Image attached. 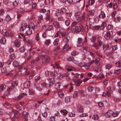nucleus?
<instances>
[{
  "label": "nucleus",
  "instance_id": "obj_1",
  "mask_svg": "<svg viewBox=\"0 0 121 121\" xmlns=\"http://www.w3.org/2000/svg\"><path fill=\"white\" fill-rule=\"evenodd\" d=\"M37 29V26L36 25H35L33 23H30L29 26H28V28H26V31L25 33V35H30L32 33V31L31 29L35 32Z\"/></svg>",
  "mask_w": 121,
  "mask_h": 121
},
{
  "label": "nucleus",
  "instance_id": "obj_2",
  "mask_svg": "<svg viewBox=\"0 0 121 121\" xmlns=\"http://www.w3.org/2000/svg\"><path fill=\"white\" fill-rule=\"evenodd\" d=\"M113 36V33L112 31L107 32L104 35V37L106 39H108L112 38Z\"/></svg>",
  "mask_w": 121,
  "mask_h": 121
},
{
  "label": "nucleus",
  "instance_id": "obj_3",
  "mask_svg": "<svg viewBox=\"0 0 121 121\" xmlns=\"http://www.w3.org/2000/svg\"><path fill=\"white\" fill-rule=\"evenodd\" d=\"M115 88L113 86L112 87L111 86H109L107 88V96L108 97H110L111 94L112 93V91L114 90Z\"/></svg>",
  "mask_w": 121,
  "mask_h": 121
},
{
  "label": "nucleus",
  "instance_id": "obj_4",
  "mask_svg": "<svg viewBox=\"0 0 121 121\" xmlns=\"http://www.w3.org/2000/svg\"><path fill=\"white\" fill-rule=\"evenodd\" d=\"M23 41L27 43V46L29 47L32 48L33 46L32 40L31 39H26L25 38L23 39Z\"/></svg>",
  "mask_w": 121,
  "mask_h": 121
},
{
  "label": "nucleus",
  "instance_id": "obj_5",
  "mask_svg": "<svg viewBox=\"0 0 121 121\" xmlns=\"http://www.w3.org/2000/svg\"><path fill=\"white\" fill-rule=\"evenodd\" d=\"M18 84V82L16 81L13 82L12 83V86L8 88V91H10L13 90L14 88V87L16 86Z\"/></svg>",
  "mask_w": 121,
  "mask_h": 121
},
{
  "label": "nucleus",
  "instance_id": "obj_6",
  "mask_svg": "<svg viewBox=\"0 0 121 121\" xmlns=\"http://www.w3.org/2000/svg\"><path fill=\"white\" fill-rule=\"evenodd\" d=\"M42 63L43 64L44 62L47 63L49 62L50 60V58L48 55L45 56L44 57H42Z\"/></svg>",
  "mask_w": 121,
  "mask_h": 121
},
{
  "label": "nucleus",
  "instance_id": "obj_7",
  "mask_svg": "<svg viewBox=\"0 0 121 121\" xmlns=\"http://www.w3.org/2000/svg\"><path fill=\"white\" fill-rule=\"evenodd\" d=\"M75 17L77 19L78 21H80L81 20V14L80 12H77L75 13Z\"/></svg>",
  "mask_w": 121,
  "mask_h": 121
},
{
  "label": "nucleus",
  "instance_id": "obj_8",
  "mask_svg": "<svg viewBox=\"0 0 121 121\" xmlns=\"http://www.w3.org/2000/svg\"><path fill=\"white\" fill-rule=\"evenodd\" d=\"M65 34V32L61 33L60 31H58L57 32L55 36V37H57L59 35V37L60 38L63 37H66V36Z\"/></svg>",
  "mask_w": 121,
  "mask_h": 121
},
{
  "label": "nucleus",
  "instance_id": "obj_9",
  "mask_svg": "<svg viewBox=\"0 0 121 121\" xmlns=\"http://www.w3.org/2000/svg\"><path fill=\"white\" fill-rule=\"evenodd\" d=\"M29 25H27L26 23H25L22 24L21 26V28L20 29V31H23L26 30V28H28V26H29Z\"/></svg>",
  "mask_w": 121,
  "mask_h": 121
},
{
  "label": "nucleus",
  "instance_id": "obj_10",
  "mask_svg": "<svg viewBox=\"0 0 121 121\" xmlns=\"http://www.w3.org/2000/svg\"><path fill=\"white\" fill-rule=\"evenodd\" d=\"M78 42L77 46L78 47H81L82 46L83 44V43L82 42V39L81 38H78Z\"/></svg>",
  "mask_w": 121,
  "mask_h": 121
},
{
  "label": "nucleus",
  "instance_id": "obj_11",
  "mask_svg": "<svg viewBox=\"0 0 121 121\" xmlns=\"http://www.w3.org/2000/svg\"><path fill=\"white\" fill-rule=\"evenodd\" d=\"M74 82L75 85L77 86H79L82 83V81L79 79H75L74 80Z\"/></svg>",
  "mask_w": 121,
  "mask_h": 121
},
{
  "label": "nucleus",
  "instance_id": "obj_12",
  "mask_svg": "<svg viewBox=\"0 0 121 121\" xmlns=\"http://www.w3.org/2000/svg\"><path fill=\"white\" fill-rule=\"evenodd\" d=\"M91 63H87L86 64H83V65H80L81 67H84L86 69H88L90 67Z\"/></svg>",
  "mask_w": 121,
  "mask_h": 121
},
{
  "label": "nucleus",
  "instance_id": "obj_13",
  "mask_svg": "<svg viewBox=\"0 0 121 121\" xmlns=\"http://www.w3.org/2000/svg\"><path fill=\"white\" fill-rule=\"evenodd\" d=\"M80 78H83L84 77V79H83V81L84 82H85L87 80L89 79L90 78L87 77V78H86L85 77V74L82 73L80 75Z\"/></svg>",
  "mask_w": 121,
  "mask_h": 121
},
{
  "label": "nucleus",
  "instance_id": "obj_14",
  "mask_svg": "<svg viewBox=\"0 0 121 121\" xmlns=\"http://www.w3.org/2000/svg\"><path fill=\"white\" fill-rule=\"evenodd\" d=\"M81 30V28L80 27L78 26L75 27V28L74 32L76 33H78L80 32Z\"/></svg>",
  "mask_w": 121,
  "mask_h": 121
},
{
  "label": "nucleus",
  "instance_id": "obj_15",
  "mask_svg": "<svg viewBox=\"0 0 121 121\" xmlns=\"http://www.w3.org/2000/svg\"><path fill=\"white\" fill-rule=\"evenodd\" d=\"M26 95V94L25 93H22V94H21V95H19L18 96H17V97H15V98H14V99L16 101H17L19 99H21L22 97L23 96V95Z\"/></svg>",
  "mask_w": 121,
  "mask_h": 121
},
{
  "label": "nucleus",
  "instance_id": "obj_16",
  "mask_svg": "<svg viewBox=\"0 0 121 121\" xmlns=\"http://www.w3.org/2000/svg\"><path fill=\"white\" fill-rule=\"evenodd\" d=\"M50 85H52L54 84L55 82L54 78H49L48 79Z\"/></svg>",
  "mask_w": 121,
  "mask_h": 121
},
{
  "label": "nucleus",
  "instance_id": "obj_17",
  "mask_svg": "<svg viewBox=\"0 0 121 121\" xmlns=\"http://www.w3.org/2000/svg\"><path fill=\"white\" fill-rule=\"evenodd\" d=\"M14 45L16 47H19L20 45V40L19 39L15 40L14 42Z\"/></svg>",
  "mask_w": 121,
  "mask_h": 121
},
{
  "label": "nucleus",
  "instance_id": "obj_18",
  "mask_svg": "<svg viewBox=\"0 0 121 121\" xmlns=\"http://www.w3.org/2000/svg\"><path fill=\"white\" fill-rule=\"evenodd\" d=\"M47 16L45 19L47 21H50L51 17L49 15L50 14V12L49 10H48L47 12Z\"/></svg>",
  "mask_w": 121,
  "mask_h": 121
},
{
  "label": "nucleus",
  "instance_id": "obj_19",
  "mask_svg": "<svg viewBox=\"0 0 121 121\" xmlns=\"http://www.w3.org/2000/svg\"><path fill=\"white\" fill-rule=\"evenodd\" d=\"M53 26L52 25H49L47 27L46 29V32H47V31H50L53 30Z\"/></svg>",
  "mask_w": 121,
  "mask_h": 121
},
{
  "label": "nucleus",
  "instance_id": "obj_20",
  "mask_svg": "<svg viewBox=\"0 0 121 121\" xmlns=\"http://www.w3.org/2000/svg\"><path fill=\"white\" fill-rule=\"evenodd\" d=\"M30 81L26 82L24 84V86L26 88H29L30 86Z\"/></svg>",
  "mask_w": 121,
  "mask_h": 121
},
{
  "label": "nucleus",
  "instance_id": "obj_21",
  "mask_svg": "<svg viewBox=\"0 0 121 121\" xmlns=\"http://www.w3.org/2000/svg\"><path fill=\"white\" fill-rule=\"evenodd\" d=\"M58 94L59 96L61 98L64 97V94L62 91L61 90H59L58 92Z\"/></svg>",
  "mask_w": 121,
  "mask_h": 121
},
{
  "label": "nucleus",
  "instance_id": "obj_22",
  "mask_svg": "<svg viewBox=\"0 0 121 121\" xmlns=\"http://www.w3.org/2000/svg\"><path fill=\"white\" fill-rule=\"evenodd\" d=\"M105 16V15L104 13L102 11H101L98 16V17L100 18H104Z\"/></svg>",
  "mask_w": 121,
  "mask_h": 121
},
{
  "label": "nucleus",
  "instance_id": "obj_23",
  "mask_svg": "<svg viewBox=\"0 0 121 121\" xmlns=\"http://www.w3.org/2000/svg\"><path fill=\"white\" fill-rule=\"evenodd\" d=\"M29 75H30L29 77V79H31L33 78L34 76L35 75L34 71H31Z\"/></svg>",
  "mask_w": 121,
  "mask_h": 121
},
{
  "label": "nucleus",
  "instance_id": "obj_24",
  "mask_svg": "<svg viewBox=\"0 0 121 121\" xmlns=\"http://www.w3.org/2000/svg\"><path fill=\"white\" fill-rule=\"evenodd\" d=\"M61 84L60 82H58L56 83L55 85V88L56 89H59L60 87Z\"/></svg>",
  "mask_w": 121,
  "mask_h": 121
},
{
  "label": "nucleus",
  "instance_id": "obj_25",
  "mask_svg": "<svg viewBox=\"0 0 121 121\" xmlns=\"http://www.w3.org/2000/svg\"><path fill=\"white\" fill-rule=\"evenodd\" d=\"M13 65L14 67H16L19 66V64L17 61H15L13 62Z\"/></svg>",
  "mask_w": 121,
  "mask_h": 121
},
{
  "label": "nucleus",
  "instance_id": "obj_26",
  "mask_svg": "<svg viewBox=\"0 0 121 121\" xmlns=\"http://www.w3.org/2000/svg\"><path fill=\"white\" fill-rule=\"evenodd\" d=\"M30 10L28 11H24L22 9H20L18 11V13L20 14H23L24 13V12H30Z\"/></svg>",
  "mask_w": 121,
  "mask_h": 121
},
{
  "label": "nucleus",
  "instance_id": "obj_27",
  "mask_svg": "<svg viewBox=\"0 0 121 121\" xmlns=\"http://www.w3.org/2000/svg\"><path fill=\"white\" fill-rule=\"evenodd\" d=\"M54 25L56 28H58L59 27V24L58 22H55L53 23Z\"/></svg>",
  "mask_w": 121,
  "mask_h": 121
},
{
  "label": "nucleus",
  "instance_id": "obj_28",
  "mask_svg": "<svg viewBox=\"0 0 121 121\" xmlns=\"http://www.w3.org/2000/svg\"><path fill=\"white\" fill-rule=\"evenodd\" d=\"M6 88V86L4 84H2L0 86V92L2 91Z\"/></svg>",
  "mask_w": 121,
  "mask_h": 121
},
{
  "label": "nucleus",
  "instance_id": "obj_29",
  "mask_svg": "<svg viewBox=\"0 0 121 121\" xmlns=\"http://www.w3.org/2000/svg\"><path fill=\"white\" fill-rule=\"evenodd\" d=\"M47 55L45 52H42L39 54V55L41 56V58H42V57H44L45 56H46Z\"/></svg>",
  "mask_w": 121,
  "mask_h": 121
},
{
  "label": "nucleus",
  "instance_id": "obj_30",
  "mask_svg": "<svg viewBox=\"0 0 121 121\" xmlns=\"http://www.w3.org/2000/svg\"><path fill=\"white\" fill-rule=\"evenodd\" d=\"M105 116H107L108 117L112 116L114 117H115L117 116L118 114H105Z\"/></svg>",
  "mask_w": 121,
  "mask_h": 121
},
{
  "label": "nucleus",
  "instance_id": "obj_31",
  "mask_svg": "<svg viewBox=\"0 0 121 121\" xmlns=\"http://www.w3.org/2000/svg\"><path fill=\"white\" fill-rule=\"evenodd\" d=\"M5 20L7 22H9L11 19V18L9 15H7L5 18Z\"/></svg>",
  "mask_w": 121,
  "mask_h": 121
},
{
  "label": "nucleus",
  "instance_id": "obj_32",
  "mask_svg": "<svg viewBox=\"0 0 121 121\" xmlns=\"http://www.w3.org/2000/svg\"><path fill=\"white\" fill-rule=\"evenodd\" d=\"M35 91L33 89H29V95H33L35 93Z\"/></svg>",
  "mask_w": 121,
  "mask_h": 121
},
{
  "label": "nucleus",
  "instance_id": "obj_33",
  "mask_svg": "<svg viewBox=\"0 0 121 121\" xmlns=\"http://www.w3.org/2000/svg\"><path fill=\"white\" fill-rule=\"evenodd\" d=\"M99 39L98 40L97 44H98L99 47L101 46L102 45V42L101 41V38L100 37L98 38Z\"/></svg>",
  "mask_w": 121,
  "mask_h": 121
},
{
  "label": "nucleus",
  "instance_id": "obj_34",
  "mask_svg": "<svg viewBox=\"0 0 121 121\" xmlns=\"http://www.w3.org/2000/svg\"><path fill=\"white\" fill-rule=\"evenodd\" d=\"M100 60V59L99 58H96L95 60H92L90 62L91 64H93L95 62H97Z\"/></svg>",
  "mask_w": 121,
  "mask_h": 121
},
{
  "label": "nucleus",
  "instance_id": "obj_35",
  "mask_svg": "<svg viewBox=\"0 0 121 121\" xmlns=\"http://www.w3.org/2000/svg\"><path fill=\"white\" fill-rule=\"evenodd\" d=\"M116 64L117 67L119 68L121 67V60L116 63Z\"/></svg>",
  "mask_w": 121,
  "mask_h": 121
},
{
  "label": "nucleus",
  "instance_id": "obj_36",
  "mask_svg": "<svg viewBox=\"0 0 121 121\" xmlns=\"http://www.w3.org/2000/svg\"><path fill=\"white\" fill-rule=\"evenodd\" d=\"M59 41V39L58 38L56 39L53 42V43L54 45L58 44Z\"/></svg>",
  "mask_w": 121,
  "mask_h": 121
},
{
  "label": "nucleus",
  "instance_id": "obj_37",
  "mask_svg": "<svg viewBox=\"0 0 121 121\" xmlns=\"http://www.w3.org/2000/svg\"><path fill=\"white\" fill-rule=\"evenodd\" d=\"M0 42L3 44H4L6 42V39L4 38H2L0 40Z\"/></svg>",
  "mask_w": 121,
  "mask_h": 121
},
{
  "label": "nucleus",
  "instance_id": "obj_38",
  "mask_svg": "<svg viewBox=\"0 0 121 121\" xmlns=\"http://www.w3.org/2000/svg\"><path fill=\"white\" fill-rule=\"evenodd\" d=\"M113 9H114L115 10L117 9L118 8V6L117 3L113 2Z\"/></svg>",
  "mask_w": 121,
  "mask_h": 121
},
{
  "label": "nucleus",
  "instance_id": "obj_39",
  "mask_svg": "<svg viewBox=\"0 0 121 121\" xmlns=\"http://www.w3.org/2000/svg\"><path fill=\"white\" fill-rule=\"evenodd\" d=\"M93 29L95 30H101V28L100 26H94L93 27Z\"/></svg>",
  "mask_w": 121,
  "mask_h": 121
},
{
  "label": "nucleus",
  "instance_id": "obj_40",
  "mask_svg": "<svg viewBox=\"0 0 121 121\" xmlns=\"http://www.w3.org/2000/svg\"><path fill=\"white\" fill-rule=\"evenodd\" d=\"M77 112L78 113H82L83 112L82 108L81 107H80L78 108Z\"/></svg>",
  "mask_w": 121,
  "mask_h": 121
},
{
  "label": "nucleus",
  "instance_id": "obj_41",
  "mask_svg": "<svg viewBox=\"0 0 121 121\" xmlns=\"http://www.w3.org/2000/svg\"><path fill=\"white\" fill-rule=\"evenodd\" d=\"M90 40L92 42L94 43L95 41L96 38L95 36H93L91 38Z\"/></svg>",
  "mask_w": 121,
  "mask_h": 121
},
{
  "label": "nucleus",
  "instance_id": "obj_42",
  "mask_svg": "<svg viewBox=\"0 0 121 121\" xmlns=\"http://www.w3.org/2000/svg\"><path fill=\"white\" fill-rule=\"evenodd\" d=\"M121 18L119 17L115 18L114 19V20L115 22H118L120 21L121 20Z\"/></svg>",
  "mask_w": 121,
  "mask_h": 121
},
{
  "label": "nucleus",
  "instance_id": "obj_43",
  "mask_svg": "<svg viewBox=\"0 0 121 121\" xmlns=\"http://www.w3.org/2000/svg\"><path fill=\"white\" fill-rule=\"evenodd\" d=\"M113 28L112 26L110 24H109L107 26L106 29L108 30L112 29Z\"/></svg>",
  "mask_w": 121,
  "mask_h": 121
},
{
  "label": "nucleus",
  "instance_id": "obj_44",
  "mask_svg": "<svg viewBox=\"0 0 121 121\" xmlns=\"http://www.w3.org/2000/svg\"><path fill=\"white\" fill-rule=\"evenodd\" d=\"M104 77V75L102 73H100L97 76V78H103Z\"/></svg>",
  "mask_w": 121,
  "mask_h": 121
},
{
  "label": "nucleus",
  "instance_id": "obj_45",
  "mask_svg": "<svg viewBox=\"0 0 121 121\" xmlns=\"http://www.w3.org/2000/svg\"><path fill=\"white\" fill-rule=\"evenodd\" d=\"M98 115L97 114H95L93 116L92 118L94 120H97L98 118Z\"/></svg>",
  "mask_w": 121,
  "mask_h": 121
},
{
  "label": "nucleus",
  "instance_id": "obj_46",
  "mask_svg": "<svg viewBox=\"0 0 121 121\" xmlns=\"http://www.w3.org/2000/svg\"><path fill=\"white\" fill-rule=\"evenodd\" d=\"M51 43V40L50 39H48L46 40L45 44L47 46H48Z\"/></svg>",
  "mask_w": 121,
  "mask_h": 121
},
{
  "label": "nucleus",
  "instance_id": "obj_47",
  "mask_svg": "<svg viewBox=\"0 0 121 121\" xmlns=\"http://www.w3.org/2000/svg\"><path fill=\"white\" fill-rule=\"evenodd\" d=\"M65 102L68 103L70 101V98L69 97H66L65 98Z\"/></svg>",
  "mask_w": 121,
  "mask_h": 121
},
{
  "label": "nucleus",
  "instance_id": "obj_48",
  "mask_svg": "<svg viewBox=\"0 0 121 121\" xmlns=\"http://www.w3.org/2000/svg\"><path fill=\"white\" fill-rule=\"evenodd\" d=\"M101 70V69L100 68H94V70L97 72H100Z\"/></svg>",
  "mask_w": 121,
  "mask_h": 121
},
{
  "label": "nucleus",
  "instance_id": "obj_49",
  "mask_svg": "<svg viewBox=\"0 0 121 121\" xmlns=\"http://www.w3.org/2000/svg\"><path fill=\"white\" fill-rule=\"evenodd\" d=\"M38 20L39 21L38 22H41V20L43 19V17L42 15H40L38 17Z\"/></svg>",
  "mask_w": 121,
  "mask_h": 121
},
{
  "label": "nucleus",
  "instance_id": "obj_50",
  "mask_svg": "<svg viewBox=\"0 0 121 121\" xmlns=\"http://www.w3.org/2000/svg\"><path fill=\"white\" fill-rule=\"evenodd\" d=\"M65 23L66 26H68L70 24V21L69 19H67L65 21Z\"/></svg>",
  "mask_w": 121,
  "mask_h": 121
},
{
  "label": "nucleus",
  "instance_id": "obj_51",
  "mask_svg": "<svg viewBox=\"0 0 121 121\" xmlns=\"http://www.w3.org/2000/svg\"><path fill=\"white\" fill-rule=\"evenodd\" d=\"M95 0H89L88 2V4L89 5H92L95 2Z\"/></svg>",
  "mask_w": 121,
  "mask_h": 121
},
{
  "label": "nucleus",
  "instance_id": "obj_52",
  "mask_svg": "<svg viewBox=\"0 0 121 121\" xmlns=\"http://www.w3.org/2000/svg\"><path fill=\"white\" fill-rule=\"evenodd\" d=\"M50 73L54 77L56 76L57 74L56 71L55 70L54 71H52Z\"/></svg>",
  "mask_w": 121,
  "mask_h": 121
},
{
  "label": "nucleus",
  "instance_id": "obj_53",
  "mask_svg": "<svg viewBox=\"0 0 121 121\" xmlns=\"http://www.w3.org/2000/svg\"><path fill=\"white\" fill-rule=\"evenodd\" d=\"M34 87L35 88H36L37 90L40 91L42 90V89L39 87L38 86L35 84H34Z\"/></svg>",
  "mask_w": 121,
  "mask_h": 121
},
{
  "label": "nucleus",
  "instance_id": "obj_54",
  "mask_svg": "<svg viewBox=\"0 0 121 121\" xmlns=\"http://www.w3.org/2000/svg\"><path fill=\"white\" fill-rule=\"evenodd\" d=\"M66 11V9H65L63 8L61 9L60 10V12L61 14H63Z\"/></svg>",
  "mask_w": 121,
  "mask_h": 121
},
{
  "label": "nucleus",
  "instance_id": "obj_55",
  "mask_svg": "<svg viewBox=\"0 0 121 121\" xmlns=\"http://www.w3.org/2000/svg\"><path fill=\"white\" fill-rule=\"evenodd\" d=\"M106 26V24L104 22L100 26L101 29L104 28Z\"/></svg>",
  "mask_w": 121,
  "mask_h": 121
},
{
  "label": "nucleus",
  "instance_id": "obj_56",
  "mask_svg": "<svg viewBox=\"0 0 121 121\" xmlns=\"http://www.w3.org/2000/svg\"><path fill=\"white\" fill-rule=\"evenodd\" d=\"M55 65L57 69L61 68L59 65V63L58 62H56L55 63Z\"/></svg>",
  "mask_w": 121,
  "mask_h": 121
},
{
  "label": "nucleus",
  "instance_id": "obj_57",
  "mask_svg": "<svg viewBox=\"0 0 121 121\" xmlns=\"http://www.w3.org/2000/svg\"><path fill=\"white\" fill-rule=\"evenodd\" d=\"M87 89L89 91H91L93 89V87L91 86H89L88 87Z\"/></svg>",
  "mask_w": 121,
  "mask_h": 121
},
{
  "label": "nucleus",
  "instance_id": "obj_58",
  "mask_svg": "<svg viewBox=\"0 0 121 121\" xmlns=\"http://www.w3.org/2000/svg\"><path fill=\"white\" fill-rule=\"evenodd\" d=\"M90 28V27H89L87 26H86L84 28L85 31L86 32H87Z\"/></svg>",
  "mask_w": 121,
  "mask_h": 121
},
{
  "label": "nucleus",
  "instance_id": "obj_59",
  "mask_svg": "<svg viewBox=\"0 0 121 121\" xmlns=\"http://www.w3.org/2000/svg\"><path fill=\"white\" fill-rule=\"evenodd\" d=\"M71 54L73 56H75L78 55V53L75 51H73L71 52Z\"/></svg>",
  "mask_w": 121,
  "mask_h": 121
},
{
  "label": "nucleus",
  "instance_id": "obj_60",
  "mask_svg": "<svg viewBox=\"0 0 121 121\" xmlns=\"http://www.w3.org/2000/svg\"><path fill=\"white\" fill-rule=\"evenodd\" d=\"M1 72L3 73H5L7 72L6 69L5 68H2L1 69Z\"/></svg>",
  "mask_w": 121,
  "mask_h": 121
},
{
  "label": "nucleus",
  "instance_id": "obj_61",
  "mask_svg": "<svg viewBox=\"0 0 121 121\" xmlns=\"http://www.w3.org/2000/svg\"><path fill=\"white\" fill-rule=\"evenodd\" d=\"M95 11L94 10H92L89 11V14L90 15L92 16H93L94 14Z\"/></svg>",
  "mask_w": 121,
  "mask_h": 121
},
{
  "label": "nucleus",
  "instance_id": "obj_62",
  "mask_svg": "<svg viewBox=\"0 0 121 121\" xmlns=\"http://www.w3.org/2000/svg\"><path fill=\"white\" fill-rule=\"evenodd\" d=\"M27 114H22L23 117L26 120H27Z\"/></svg>",
  "mask_w": 121,
  "mask_h": 121
},
{
  "label": "nucleus",
  "instance_id": "obj_63",
  "mask_svg": "<svg viewBox=\"0 0 121 121\" xmlns=\"http://www.w3.org/2000/svg\"><path fill=\"white\" fill-rule=\"evenodd\" d=\"M18 2L15 0L13 3V5L14 7H16L18 5Z\"/></svg>",
  "mask_w": 121,
  "mask_h": 121
},
{
  "label": "nucleus",
  "instance_id": "obj_64",
  "mask_svg": "<svg viewBox=\"0 0 121 121\" xmlns=\"http://www.w3.org/2000/svg\"><path fill=\"white\" fill-rule=\"evenodd\" d=\"M67 60L69 61H73L74 58L72 56H70L68 58Z\"/></svg>",
  "mask_w": 121,
  "mask_h": 121
}]
</instances>
